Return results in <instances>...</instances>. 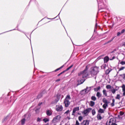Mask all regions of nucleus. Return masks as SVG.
<instances>
[{
	"label": "nucleus",
	"instance_id": "1",
	"mask_svg": "<svg viewBox=\"0 0 125 125\" xmlns=\"http://www.w3.org/2000/svg\"><path fill=\"white\" fill-rule=\"evenodd\" d=\"M87 70H88V66H86L85 69L83 71L78 73V85L83 83L85 81V78L88 77Z\"/></svg>",
	"mask_w": 125,
	"mask_h": 125
},
{
	"label": "nucleus",
	"instance_id": "2",
	"mask_svg": "<svg viewBox=\"0 0 125 125\" xmlns=\"http://www.w3.org/2000/svg\"><path fill=\"white\" fill-rule=\"evenodd\" d=\"M99 72V68L97 66H94L92 67L90 70V74L93 76L97 75Z\"/></svg>",
	"mask_w": 125,
	"mask_h": 125
},
{
	"label": "nucleus",
	"instance_id": "3",
	"mask_svg": "<svg viewBox=\"0 0 125 125\" xmlns=\"http://www.w3.org/2000/svg\"><path fill=\"white\" fill-rule=\"evenodd\" d=\"M70 99L71 97H70V96L67 95L64 101V104L65 107H68L69 105H70V102L69 101V100H70Z\"/></svg>",
	"mask_w": 125,
	"mask_h": 125
},
{
	"label": "nucleus",
	"instance_id": "4",
	"mask_svg": "<svg viewBox=\"0 0 125 125\" xmlns=\"http://www.w3.org/2000/svg\"><path fill=\"white\" fill-rule=\"evenodd\" d=\"M60 119H61V116H60V115L57 116L53 118L52 120V122L54 124H56V123L60 122Z\"/></svg>",
	"mask_w": 125,
	"mask_h": 125
},
{
	"label": "nucleus",
	"instance_id": "5",
	"mask_svg": "<svg viewBox=\"0 0 125 125\" xmlns=\"http://www.w3.org/2000/svg\"><path fill=\"white\" fill-rule=\"evenodd\" d=\"M91 108H86V109L84 110L82 112V114L84 116H87L88 114H89L90 112H91Z\"/></svg>",
	"mask_w": 125,
	"mask_h": 125
},
{
	"label": "nucleus",
	"instance_id": "6",
	"mask_svg": "<svg viewBox=\"0 0 125 125\" xmlns=\"http://www.w3.org/2000/svg\"><path fill=\"white\" fill-rule=\"evenodd\" d=\"M79 111H80V107H74L72 111V116H76V113H78Z\"/></svg>",
	"mask_w": 125,
	"mask_h": 125
},
{
	"label": "nucleus",
	"instance_id": "7",
	"mask_svg": "<svg viewBox=\"0 0 125 125\" xmlns=\"http://www.w3.org/2000/svg\"><path fill=\"white\" fill-rule=\"evenodd\" d=\"M56 109L58 112H60L63 110V106L61 105H56Z\"/></svg>",
	"mask_w": 125,
	"mask_h": 125
},
{
	"label": "nucleus",
	"instance_id": "8",
	"mask_svg": "<svg viewBox=\"0 0 125 125\" xmlns=\"http://www.w3.org/2000/svg\"><path fill=\"white\" fill-rule=\"evenodd\" d=\"M108 125H117L114 123V119L111 118L109 121Z\"/></svg>",
	"mask_w": 125,
	"mask_h": 125
},
{
	"label": "nucleus",
	"instance_id": "9",
	"mask_svg": "<svg viewBox=\"0 0 125 125\" xmlns=\"http://www.w3.org/2000/svg\"><path fill=\"white\" fill-rule=\"evenodd\" d=\"M119 87L116 86V89L115 88L111 89V91L112 93L113 94H115L116 93V91H118V90H119Z\"/></svg>",
	"mask_w": 125,
	"mask_h": 125
},
{
	"label": "nucleus",
	"instance_id": "10",
	"mask_svg": "<svg viewBox=\"0 0 125 125\" xmlns=\"http://www.w3.org/2000/svg\"><path fill=\"white\" fill-rule=\"evenodd\" d=\"M46 114L47 116H51V115H52V111L50 110H47L46 111Z\"/></svg>",
	"mask_w": 125,
	"mask_h": 125
},
{
	"label": "nucleus",
	"instance_id": "11",
	"mask_svg": "<svg viewBox=\"0 0 125 125\" xmlns=\"http://www.w3.org/2000/svg\"><path fill=\"white\" fill-rule=\"evenodd\" d=\"M81 125H88V121L84 120L81 124Z\"/></svg>",
	"mask_w": 125,
	"mask_h": 125
},
{
	"label": "nucleus",
	"instance_id": "12",
	"mask_svg": "<svg viewBox=\"0 0 125 125\" xmlns=\"http://www.w3.org/2000/svg\"><path fill=\"white\" fill-rule=\"evenodd\" d=\"M104 63H107V62H108V61H109V57H105L104 59Z\"/></svg>",
	"mask_w": 125,
	"mask_h": 125
},
{
	"label": "nucleus",
	"instance_id": "13",
	"mask_svg": "<svg viewBox=\"0 0 125 125\" xmlns=\"http://www.w3.org/2000/svg\"><path fill=\"white\" fill-rule=\"evenodd\" d=\"M102 96V95L101 94V93H100V92H98L97 93L96 96H97L98 98H100V97H101Z\"/></svg>",
	"mask_w": 125,
	"mask_h": 125
},
{
	"label": "nucleus",
	"instance_id": "14",
	"mask_svg": "<svg viewBox=\"0 0 125 125\" xmlns=\"http://www.w3.org/2000/svg\"><path fill=\"white\" fill-rule=\"evenodd\" d=\"M26 122V120H25V119H23L21 120V125H25V123Z\"/></svg>",
	"mask_w": 125,
	"mask_h": 125
},
{
	"label": "nucleus",
	"instance_id": "15",
	"mask_svg": "<svg viewBox=\"0 0 125 125\" xmlns=\"http://www.w3.org/2000/svg\"><path fill=\"white\" fill-rule=\"evenodd\" d=\"M107 107H108V104H104L103 105V107L104 110H106V108H107Z\"/></svg>",
	"mask_w": 125,
	"mask_h": 125
},
{
	"label": "nucleus",
	"instance_id": "16",
	"mask_svg": "<svg viewBox=\"0 0 125 125\" xmlns=\"http://www.w3.org/2000/svg\"><path fill=\"white\" fill-rule=\"evenodd\" d=\"M103 102H104V103H105V104H108V101L107 100V99H106V98H104L103 99Z\"/></svg>",
	"mask_w": 125,
	"mask_h": 125
},
{
	"label": "nucleus",
	"instance_id": "17",
	"mask_svg": "<svg viewBox=\"0 0 125 125\" xmlns=\"http://www.w3.org/2000/svg\"><path fill=\"white\" fill-rule=\"evenodd\" d=\"M95 104V103L94 102L91 101L90 102V105L91 107H93Z\"/></svg>",
	"mask_w": 125,
	"mask_h": 125
},
{
	"label": "nucleus",
	"instance_id": "18",
	"mask_svg": "<svg viewBox=\"0 0 125 125\" xmlns=\"http://www.w3.org/2000/svg\"><path fill=\"white\" fill-rule=\"evenodd\" d=\"M58 101H59L58 98H57L55 101L52 102V104H56V103H57Z\"/></svg>",
	"mask_w": 125,
	"mask_h": 125
},
{
	"label": "nucleus",
	"instance_id": "19",
	"mask_svg": "<svg viewBox=\"0 0 125 125\" xmlns=\"http://www.w3.org/2000/svg\"><path fill=\"white\" fill-rule=\"evenodd\" d=\"M43 122H44V123H47V122H49V119H48V118H44L43 119Z\"/></svg>",
	"mask_w": 125,
	"mask_h": 125
},
{
	"label": "nucleus",
	"instance_id": "20",
	"mask_svg": "<svg viewBox=\"0 0 125 125\" xmlns=\"http://www.w3.org/2000/svg\"><path fill=\"white\" fill-rule=\"evenodd\" d=\"M116 99H118V100H120L121 99V95L120 94H117L116 95V97H115Z\"/></svg>",
	"mask_w": 125,
	"mask_h": 125
},
{
	"label": "nucleus",
	"instance_id": "21",
	"mask_svg": "<svg viewBox=\"0 0 125 125\" xmlns=\"http://www.w3.org/2000/svg\"><path fill=\"white\" fill-rule=\"evenodd\" d=\"M98 112L99 113H100L101 114H103V113H104V109H102L101 108H100L99 110H98Z\"/></svg>",
	"mask_w": 125,
	"mask_h": 125
},
{
	"label": "nucleus",
	"instance_id": "22",
	"mask_svg": "<svg viewBox=\"0 0 125 125\" xmlns=\"http://www.w3.org/2000/svg\"><path fill=\"white\" fill-rule=\"evenodd\" d=\"M100 88H101V87L100 86H98V87L97 88H94V90L95 91H98V90H100Z\"/></svg>",
	"mask_w": 125,
	"mask_h": 125
},
{
	"label": "nucleus",
	"instance_id": "23",
	"mask_svg": "<svg viewBox=\"0 0 125 125\" xmlns=\"http://www.w3.org/2000/svg\"><path fill=\"white\" fill-rule=\"evenodd\" d=\"M83 116H79L78 117V120H79V122H82V121H83Z\"/></svg>",
	"mask_w": 125,
	"mask_h": 125
},
{
	"label": "nucleus",
	"instance_id": "24",
	"mask_svg": "<svg viewBox=\"0 0 125 125\" xmlns=\"http://www.w3.org/2000/svg\"><path fill=\"white\" fill-rule=\"evenodd\" d=\"M103 93L104 95H105V96H107V92H106V90H103Z\"/></svg>",
	"mask_w": 125,
	"mask_h": 125
},
{
	"label": "nucleus",
	"instance_id": "25",
	"mask_svg": "<svg viewBox=\"0 0 125 125\" xmlns=\"http://www.w3.org/2000/svg\"><path fill=\"white\" fill-rule=\"evenodd\" d=\"M96 114V112L95 111V109H92V114L93 116H94Z\"/></svg>",
	"mask_w": 125,
	"mask_h": 125
},
{
	"label": "nucleus",
	"instance_id": "26",
	"mask_svg": "<svg viewBox=\"0 0 125 125\" xmlns=\"http://www.w3.org/2000/svg\"><path fill=\"white\" fill-rule=\"evenodd\" d=\"M121 87L122 88L123 91H125V85L123 84Z\"/></svg>",
	"mask_w": 125,
	"mask_h": 125
},
{
	"label": "nucleus",
	"instance_id": "27",
	"mask_svg": "<svg viewBox=\"0 0 125 125\" xmlns=\"http://www.w3.org/2000/svg\"><path fill=\"white\" fill-rule=\"evenodd\" d=\"M111 86L110 85H107L106 86V88H107V89H110V88H111Z\"/></svg>",
	"mask_w": 125,
	"mask_h": 125
},
{
	"label": "nucleus",
	"instance_id": "28",
	"mask_svg": "<svg viewBox=\"0 0 125 125\" xmlns=\"http://www.w3.org/2000/svg\"><path fill=\"white\" fill-rule=\"evenodd\" d=\"M91 99H92L93 101H95V100H96V97H95V96H92Z\"/></svg>",
	"mask_w": 125,
	"mask_h": 125
},
{
	"label": "nucleus",
	"instance_id": "29",
	"mask_svg": "<svg viewBox=\"0 0 125 125\" xmlns=\"http://www.w3.org/2000/svg\"><path fill=\"white\" fill-rule=\"evenodd\" d=\"M73 64L72 65H71L70 66H69L68 68H67V69H66V71H69V70H70V69H71V68H72L73 67Z\"/></svg>",
	"mask_w": 125,
	"mask_h": 125
},
{
	"label": "nucleus",
	"instance_id": "30",
	"mask_svg": "<svg viewBox=\"0 0 125 125\" xmlns=\"http://www.w3.org/2000/svg\"><path fill=\"white\" fill-rule=\"evenodd\" d=\"M97 118H98V120H102V117H101V116L99 115H98Z\"/></svg>",
	"mask_w": 125,
	"mask_h": 125
},
{
	"label": "nucleus",
	"instance_id": "31",
	"mask_svg": "<svg viewBox=\"0 0 125 125\" xmlns=\"http://www.w3.org/2000/svg\"><path fill=\"white\" fill-rule=\"evenodd\" d=\"M64 114H65L66 115H68V114H70V110H68L64 113Z\"/></svg>",
	"mask_w": 125,
	"mask_h": 125
},
{
	"label": "nucleus",
	"instance_id": "32",
	"mask_svg": "<svg viewBox=\"0 0 125 125\" xmlns=\"http://www.w3.org/2000/svg\"><path fill=\"white\" fill-rule=\"evenodd\" d=\"M125 67H122L119 68V71H123L125 69Z\"/></svg>",
	"mask_w": 125,
	"mask_h": 125
},
{
	"label": "nucleus",
	"instance_id": "33",
	"mask_svg": "<svg viewBox=\"0 0 125 125\" xmlns=\"http://www.w3.org/2000/svg\"><path fill=\"white\" fill-rule=\"evenodd\" d=\"M42 121V119L40 118H38L37 119V122H41Z\"/></svg>",
	"mask_w": 125,
	"mask_h": 125
},
{
	"label": "nucleus",
	"instance_id": "34",
	"mask_svg": "<svg viewBox=\"0 0 125 125\" xmlns=\"http://www.w3.org/2000/svg\"><path fill=\"white\" fill-rule=\"evenodd\" d=\"M75 125H80V123H79V121L78 120L76 121V123Z\"/></svg>",
	"mask_w": 125,
	"mask_h": 125
},
{
	"label": "nucleus",
	"instance_id": "35",
	"mask_svg": "<svg viewBox=\"0 0 125 125\" xmlns=\"http://www.w3.org/2000/svg\"><path fill=\"white\" fill-rule=\"evenodd\" d=\"M120 64L121 65H125V62L122 61V62H120Z\"/></svg>",
	"mask_w": 125,
	"mask_h": 125
},
{
	"label": "nucleus",
	"instance_id": "36",
	"mask_svg": "<svg viewBox=\"0 0 125 125\" xmlns=\"http://www.w3.org/2000/svg\"><path fill=\"white\" fill-rule=\"evenodd\" d=\"M121 34H122L121 32H119L117 33V36L120 37L121 36Z\"/></svg>",
	"mask_w": 125,
	"mask_h": 125
},
{
	"label": "nucleus",
	"instance_id": "37",
	"mask_svg": "<svg viewBox=\"0 0 125 125\" xmlns=\"http://www.w3.org/2000/svg\"><path fill=\"white\" fill-rule=\"evenodd\" d=\"M60 70V68H57L56 70H55L54 72H57V71H59Z\"/></svg>",
	"mask_w": 125,
	"mask_h": 125
},
{
	"label": "nucleus",
	"instance_id": "38",
	"mask_svg": "<svg viewBox=\"0 0 125 125\" xmlns=\"http://www.w3.org/2000/svg\"><path fill=\"white\" fill-rule=\"evenodd\" d=\"M111 106H112V107H114V106H115V103H112L111 104Z\"/></svg>",
	"mask_w": 125,
	"mask_h": 125
},
{
	"label": "nucleus",
	"instance_id": "39",
	"mask_svg": "<svg viewBox=\"0 0 125 125\" xmlns=\"http://www.w3.org/2000/svg\"><path fill=\"white\" fill-rule=\"evenodd\" d=\"M124 32H125V29H123V30H122L121 31V34H124Z\"/></svg>",
	"mask_w": 125,
	"mask_h": 125
},
{
	"label": "nucleus",
	"instance_id": "40",
	"mask_svg": "<svg viewBox=\"0 0 125 125\" xmlns=\"http://www.w3.org/2000/svg\"><path fill=\"white\" fill-rule=\"evenodd\" d=\"M67 69H66L65 70H64L63 71H62V74L63 73H65V72H67Z\"/></svg>",
	"mask_w": 125,
	"mask_h": 125
},
{
	"label": "nucleus",
	"instance_id": "41",
	"mask_svg": "<svg viewBox=\"0 0 125 125\" xmlns=\"http://www.w3.org/2000/svg\"><path fill=\"white\" fill-rule=\"evenodd\" d=\"M123 91V95L124 96H125V91Z\"/></svg>",
	"mask_w": 125,
	"mask_h": 125
},
{
	"label": "nucleus",
	"instance_id": "42",
	"mask_svg": "<svg viewBox=\"0 0 125 125\" xmlns=\"http://www.w3.org/2000/svg\"><path fill=\"white\" fill-rule=\"evenodd\" d=\"M62 74H63V73L62 72H61V73L58 74V76L59 77V76H60V75H62Z\"/></svg>",
	"mask_w": 125,
	"mask_h": 125
},
{
	"label": "nucleus",
	"instance_id": "43",
	"mask_svg": "<svg viewBox=\"0 0 125 125\" xmlns=\"http://www.w3.org/2000/svg\"><path fill=\"white\" fill-rule=\"evenodd\" d=\"M112 103H115V100L114 99H112Z\"/></svg>",
	"mask_w": 125,
	"mask_h": 125
},
{
	"label": "nucleus",
	"instance_id": "44",
	"mask_svg": "<svg viewBox=\"0 0 125 125\" xmlns=\"http://www.w3.org/2000/svg\"><path fill=\"white\" fill-rule=\"evenodd\" d=\"M63 67H64V65L62 66L61 67H60V69H62V68H63Z\"/></svg>",
	"mask_w": 125,
	"mask_h": 125
},
{
	"label": "nucleus",
	"instance_id": "45",
	"mask_svg": "<svg viewBox=\"0 0 125 125\" xmlns=\"http://www.w3.org/2000/svg\"><path fill=\"white\" fill-rule=\"evenodd\" d=\"M56 82H60V79H58L56 80Z\"/></svg>",
	"mask_w": 125,
	"mask_h": 125
},
{
	"label": "nucleus",
	"instance_id": "46",
	"mask_svg": "<svg viewBox=\"0 0 125 125\" xmlns=\"http://www.w3.org/2000/svg\"><path fill=\"white\" fill-rule=\"evenodd\" d=\"M86 90H87V88H86V89L85 90V92H86V93H87V91H86Z\"/></svg>",
	"mask_w": 125,
	"mask_h": 125
},
{
	"label": "nucleus",
	"instance_id": "47",
	"mask_svg": "<svg viewBox=\"0 0 125 125\" xmlns=\"http://www.w3.org/2000/svg\"><path fill=\"white\" fill-rule=\"evenodd\" d=\"M67 119H68V120H70V119H71V118H70V117H67Z\"/></svg>",
	"mask_w": 125,
	"mask_h": 125
},
{
	"label": "nucleus",
	"instance_id": "48",
	"mask_svg": "<svg viewBox=\"0 0 125 125\" xmlns=\"http://www.w3.org/2000/svg\"><path fill=\"white\" fill-rule=\"evenodd\" d=\"M97 27V23L96 24L95 28H96Z\"/></svg>",
	"mask_w": 125,
	"mask_h": 125
},
{
	"label": "nucleus",
	"instance_id": "49",
	"mask_svg": "<svg viewBox=\"0 0 125 125\" xmlns=\"http://www.w3.org/2000/svg\"><path fill=\"white\" fill-rule=\"evenodd\" d=\"M104 68H105V66H104Z\"/></svg>",
	"mask_w": 125,
	"mask_h": 125
}]
</instances>
